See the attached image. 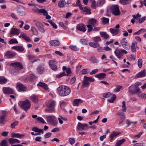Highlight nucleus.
I'll use <instances>...</instances> for the list:
<instances>
[{
    "instance_id": "obj_21",
    "label": "nucleus",
    "mask_w": 146,
    "mask_h": 146,
    "mask_svg": "<svg viewBox=\"0 0 146 146\" xmlns=\"http://www.w3.org/2000/svg\"><path fill=\"white\" fill-rule=\"evenodd\" d=\"M97 22V20L96 19L94 18H92L89 20L88 23L92 25L94 27L96 26V25Z\"/></svg>"
},
{
    "instance_id": "obj_29",
    "label": "nucleus",
    "mask_w": 146,
    "mask_h": 146,
    "mask_svg": "<svg viewBox=\"0 0 146 146\" xmlns=\"http://www.w3.org/2000/svg\"><path fill=\"white\" fill-rule=\"evenodd\" d=\"M6 116V113L5 111H3L0 115V123H3Z\"/></svg>"
},
{
    "instance_id": "obj_40",
    "label": "nucleus",
    "mask_w": 146,
    "mask_h": 146,
    "mask_svg": "<svg viewBox=\"0 0 146 146\" xmlns=\"http://www.w3.org/2000/svg\"><path fill=\"white\" fill-rule=\"evenodd\" d=\"M146 31V30L144 29H141L139 30L138 31L135 33L133 35H139L142 33L145 32Z\"/></svg>"
},
{
    "instance_id": "obj_12",
    "label": "nucleus",
    "mask_w": 146,
    "mask_h": 146,
    "mask_svg": "<svg viewBox=\"0 0 146 146\" xmlns=\"http://www.w3.org/2000/svg\"><path fill=\"white\" fill-rule=\"evenodd\" d=\"M32 10L35 13L38 12L40 13H43L44 15H46L48 14L47 11L44 9H39L35 6H34L33 7Z\"/></svg>"
},
{
    "instance_id": "obj_45",
    "label": "nucleus",
    "mask_w": 146,
    "mask_h": 146,
    "mask_svg": "<svg viewBox=\"0 0 146 146\" xmlns=\"http://www.w3.org/2000/svg\"><path fill=\"white\" fill-rule=\"evenodd\" d=\"M89 72V69H84L80 72L79 74H88Z\"/></svg>"
},
{
    "instance_id": "obj_63",
    "label": "nucleus",
    "mask_w": 146,
    "mask_h": 146,
    "mask_svg": "<svg viewBox=\"0 0 146 146\" xmlns=\"http://www.w3.org/2000/svg\"><path fill=\"white\" fill-rule=\"evenodd\" d=\"M69 141L70 142V144L71 145H72L75 142V139L72 137L69 138Z\"/></svg>"
},
{
    "instance_id": "obj_14",
    "label": "nucleus",
    "mask_w": 146,
    "mask_h": 146,
    "mask_svg": "<svg viewBox=\"0 0 146 146\" xmlns=\"http://www.w3.org/2000/svg\"><path fill=\"white\" fill-rule=\"evenodd\" d=\"M49 64L51 68L53 70L56 71L57 70V68L56 64V62L55 60H50L49 61Z\"/></svg>"
},
{
    "instance_id": "obj_10",
    "label": "nucleus",
    "mask_w": 146,
    "mask_h": 146,
    "mask_svg": "<svg viewBox=\"0 0 146 146\" xmlns=\"http://www.w3.org/2000/svg\"><path fill=\"white\" fill-rule=\"evenodd\" d=\"M77 128L78 130L82 131L88 129L89 127L87 124H82L79 122L77 125Z\"/></svg>"
},
{
    "instance_id": "obj_26",
    "label": "nucleus",
    "mask_w": 146,
    "mask_h": 146,
    "mask_svg": "<svg viewBox=\"0 0 146 146\" xmlns=\"http://www.w3.org/2000/svg\"><path fill=\"white\" fill-rule=\"evenodd\" d=\"M49 43L51 45L54 46H58L60 44V42L56 40H50L49 41Z\"/></svg>"
},
{
    "instance_id": "obj_16",
    "label": "nucleus",
    "mask_w": 146,
    "mask_h": 146,
    "mask_svg": "<svg viewBox=\"0 0 146 146\" xmlns=\"http://www.w3.org/2000/svg\"><path fill=\"white\" fill-rule=\"evenodd\" d=\"M76 29L83 32H85L86 29V26L83 23H80L77 25Z\"/></svg>"
},
{
    "instance_id": "obj_2",
    "label": "nucleus",
    "mask_w": 146,
    "mask_h": 146,
    "mask_svg": "<svg viewBox=\"0 0 146 146\" xmlns=\"http://www.w3.org/2000/svg\"><path fill=\"white\" fill-rule=\"evenodd\" d=\"M10 65L12 66L13 68L16 70L13 72L14 75H16L18 73L19 70L23 68V66L22 64L19 62H16L11 63Z\"/></svg>"
},
{
    "instance_id": "obj_39",
    "label": "nucleus",
    "mask_w": 146,
    "mask_h": 146,
    "mask_svg": "<svg viewBox=\"0 0 146 146\" xmlns=\"http://www.w3.org/2000/svg\"><path fill=\"white\" fill-rule=\"evenodd\" d=\"M66 1L65 0H62L59 1L58 3V6L60 8L64 7L66 4Z\"/></svg>"
},
{
    "instance_id": "obj_37",
    "label": "nucleus",
    "mask_w": 146,
    "mask_h": 146,
    "mask_svg": "<svg viewBox=\"0 0 146 146\" xmlns=\"http://www.w3.org/2000/svg\"><path fill=\"white\" fill-rule=\"evenodd\" d=\"M82 10L83 12L86 14H91L90 10L88 9L86 7L83 8Z\"/></svg>"
},
{
    "instance_id": "obj_17",
    "label": "nucleus",
    "mask_w": 146,
    "mask_h": 146,
    "mask_svg": "<svg viewBox=\"0 0 146 146\" xmlns=\"http://www.w3.org/2000/svg\"><path fill=\"white\" fill-rule=\"evenodd\" d=\"M3 90L4 93L6 94H13L14 92L13 90L9 87H3Z\"/></svg>"
},
{
    "instance_id": "obj_54",
    "label": "nucleus",
    "mask_w": 146,
    "mask_h": 146,
    "mask_svg": "<svg viewBox=\"0 0 146 146\" xmlns=\"http://www.w3.org/2000/svg\"><path fill=\"white\" fill-rule=\"evenodd\" d=\"M48 22L55 29H56L57 28V26L53 23L51 20H49L48 21Z\"/></svg>"
},
{
    "instance_id": "obj_38",
    "label": "nucleus",
    "mask_w": 146,
    "mask_h": 146,
    "mask_svg": "<svg viewBox=\"0 0 146 146\" xmlns=\"http://www.w3.org/2000/svg\"><path fill=\"white\" fill-rule=\"evenodd\" d=\"M89 44L91 47L94 48H97L100 46V44L96 42H90Z\"/></svg>"
},
{
    "instance_id": "obj_52",
    "label": "nucleus",
    "mask_w": 146,
    "mask_h": 146,
    "mask_svg": "<svg viewBox=\"0 0 146 146\" xmlns=\"http://www.w3.org/2000/svg\"><path fill=\"white\" fill-rule=\"evenodd\" d=\"M9 44H11L15 43H18V42L16 39L14 38L10 39L9 41Z\"/></svg>"
},
{
    "instance_id": "obj_64",
    "label": "nucleus",
    "mask_w": 146,
    "mask_h": 146,
    "mask_svg": "<svg viewBox=\"0 0 146 146\" xmlns=\"http://www.w3.org/2000/svg\"><path fill=\"white\" fill-rule=\"evenodd\" d=\"M137 64L139 68H141L142 66V60L141 59L138 60L137 62Z\"/></svg>"
},
{
    "instance_id": "obj_7",
    "label": "nucleus",
    "mask_w": 146,
    "mask_h": 146,
    "mask_svg": "<svg viewBox=\"0 0 146 146\" xmlns=\"http://www.w3.org/2000/svg\"><path fill=\"white\" fill-rule=\"evenodd\" d=\"M55 102L53 100L49 101L46 104L48 109L46 110V111L51 113L54 110V107L55 104Z\"/></svg>"
},
{
    "instance_id": "obj_22",
    "label": "nucleus",
    "mask_w": 146,
    "mask_h": 146,
    "mask_svg": "<svg viewBox=\"0 0 146 146\" xmlns=\"http://www.w3.org/2000/svg\"><path fill=\"white\" fill-rule=\"evenodd\" d=\"M17 88L19 91H24L26 89V87L23 84L17 83Z\"/></svg>"
},
{
    "instance_id": "obj_46",
    "label": "nucleus",
    "mask_w": 146,
    "mask_h": 146,
    "mask_svg": "<svg viewBox=\"0 0 146 146\" xmlns=\"http://www.w3.org/2000/svg\"><path fill=\"white\" fill-rule=\"evenodd\" d=\"M7 80L4 77H0V83L1 84H5Z\"/></svg>"
},
{
    "instance_id": "obj_41",
    "label": "nucleus",
    "mask_w": 146,
    "mask_h": 146,
    "mask_svg": "<svg viewBox=\"0 0 146 146\" xmlns=\"http://www.w3.org/2000/svg\"><path fill=\"white\" fill-rule=\"evenodd\" d=\"M101 20L103 24L105 25L109 23V19L108 18L103 17L101 18Z\"/></svg>"
},
{
    "instance_id": "obj_42",
    "label": "nucleus",
    "mask_w": 146,
    "mask_h": 146,
    "mask_svg": "<svg viewBox=\"0 0 146 146\" xmlns=\"http://www.w3.org/2000/svg\"><path fill=\"white\" fill-rule=\"evenodd\" d=\"M133 17L134 19L136 21H137V22H139V19L140 17H141V15L139 14V13H137L136 15H133Z\"/></svg>"
},
{
    "instance_id": "obj_5",
    "label": "nucleus",
    "mask_w": 146,
    "mask_h": 146,
    "mask_svg": "<svg viewBox=\"0 0 146 146\" xmlns=\"http://www.w3.org/2000/svg\"><path fill=\"white\" fill-rule=\"evenodd\" d=\"M94 81V79L93 78L84 76L82 82V86L83 87H88L90 85L89 82H92Z\"/></svg>"
},
{
    "instance_id": "obj_50",
    "label": "nucleus",
    "mask_w": 146,
    "mask_h": 146,
    "mask_svg": "<svg viewBox=\"0 0 146 146\" xmlns=\"http://www.w3.org/2000/svg\"><path fill=\"white\" fill-rule=\"evenodd\" d=\"M1 146H8L7 142L6 140H2L0 143Z\"/></svg>"
},
{
    "instance_id": "obj_60",
    "label": "nucleus",
    "mask_w": 146,
    "mask_h": 146,
    "mask_svg": "<svg viewBox=\"0 0 146 146\" xmlns=\"http://www.w3.org/2000/svg\"><path fill=\"white\" fill-rule=\"evenodd\" d=\"M26 41L28 42H31V40L30 38L27 36V35L25 34L23 38Z\"/></svg>"
},
{
    "instance_id": "obj_31",
    "label": "nucleus",
    "mask_w": 146,
    "mask_h": 146,
    "mask_svg": "<svg viewBox=\"0 0 146 146\" xmlns=\"http://www.w3.org/2000/svg\"><path fill=\"white\" fill-rule=\"evenodd\" d=\"M110 31L113 36L117 35L118 33V30L113 28L110 29Z\"/></svg>"
},
{
    "instance_id": "obj_4",
    "label": "nucleus",
    "mask_w": 146,
    "mask_h": 146,
    "mask_svg": "<svg viewBox=\"0 0 146 146\" xmlns=\"http://www.w3.org/2000/svg\"><path fill=\"white\" fill-rule=\"evenodd\" d=\"M19 104L21 107L25 111H27L31 106L30 102L28 100H26L24 101L20 102Z\"/></svg>"
},
{
    "instance_id": "obj_48",
    "label": "nucleus",
    "mask_w": 146,
    "mask_h": 146,
    "mask_svg": "<svg viewBox=\"0 0 146 146\" xmlns=\"http://www.w3.org/2000/svg\"><path fill=\"white\" fill-rule=\"evenodd\" d=\"M131 0H120V3L123 5H126L129 4Z\"/></svg>"
},
{
    "instance_id": "obj_58",
    "label": "nucleus",
    "mask_w": 146,
    "mask_h": 146,
    "mask_svg": "<svg viewBox=\"0 0 146 146\" xmlns=\"http://www.w3.org/2000/svg\"><path fill=\"white\" fill-rule=\"evenodd\" d=\"M138 96L142 98H146V94H141V93H139L137 94Z\"/></svg>"
},
{
    "instance_id": "obj_18",
    "label": "nucleus",
    "mask_w": 146,
    "mask_h": 146,
    "mask_svg": "<svg viewBox=\"0 0 146 146\" xmlns=\"http://www.w3.org/2000/svg\"><path fill=\"white\" fill-rule=\"evenodd\" d=\"M146 76V71L144 69L137 74L135 76V78L145 77Z\"/></svg>"
},
{
    "instance_id": "obj_55",
    "label": "nucleus",
    "mask_w": 146,
    "mask_h": 146,
    "mask_svg": "<svg viewBox=\"0 0 146 146\" xmlns=\"http://www.w3.org/2000/svg\"><path fill=\"white\" fill-rule=\"evenodd\" d=\"M91 61L93 63H97L98 62V60L94 57H92L91 59Z\"/></svg>"
},
{
    "instance_id": "obj_36",
    "label": "nucleus",
    "mask_w": 146,
    "mask_h": 146,
    "mask_svg": "<svg viewBox=\"0 0 146 146\" xmlns=\"http://www.w3.org/2000/svg\"><path fill=\"white\" fill-rule=\"evenodd\" d=\"M32 130L35 132L38 133H44V131L43 129H39L36 127H33L32 129Z\"/></svg>"
},
{
    "instance_id": "obj_44",
    "label": "nucleus",
    "mask_w": 146,
    "mask_h": 146,
    "mask_svg": "<svg viewBox=\"0 0 146 146\" xmlns=\"http://www.w3.org/2000/svg\"><path fill=\"white\" fill-rule=\"evenodd\" d=\"M105 3V0H98L97 1L96 5L99 7Z\"/></svg>"
},
{
    "instance_id": "obj_43",
    "label": "nucleus",
    "mask_w": 146,
    "mask_h": 146,
    "mask_svg": "<svg viewBox=\"0 0 146 146\" xmlns=\"http://www.w3.org/2000/svg\"><path fill=\"white\" fill-rule=\"evenodd\" d=\"M125 141V139H122L118 141L115 144V146H120Z\"/></svg>"
},
{
    "instance_id": "obj_35",
    "label": "nucleus",
    "mask_w": 146,
    "mask_h": 146,
    "mask_svg": "<svg viewBox=\"0 0 146 146\" xmlns=\"http://www.w3.org/2000/svg\"><path fill=\"white\" fill-rule=\"evenodd\" d=\"M17 13L19 15L23 16L26 15V13L24 9L20 10L17 11Z\"/></svg>"
},
{
    "instance_id": "obj_28",
    "label": "nucleus",
    "mask_w": 146,
    "mask_h": 146,
    "mask_svg": "<svg viewBox=\"0 0 146 146\" xmlns=\"http://www.w3.org/2000/svg\"><path fill=\"white\" fill-rule=\"evenodd\" d=\"M9 142L10 144H13L15 143H19L20 141L17 139L10 138L9 139Z\"/></svg>"
},
{
    "instance_id": "obj_49",
    "label": "nucleus",
    "mask_w": 146,
    "mask_h": 146,
    "mask_svg": "<svg viewBox=\"0 0 146 146\" xmlns=\"http://www.w3.org/2000/svg\"><path fill=\"white\" fill-rule=\"evenodd\" d=\"M69 47L72 50L74 51H78L79 50V48L76 46L70 45L69 46Z\"/></svg>"
},
{
    "instance_id": "obj_24",
    "label": "nucleus",
    "mask_w": 146,
    "mask_h": 146,
    "mask_svg": "<svg viewBox=\"0 0 146 146\" xmlns=\"http://www.w3.org/2000/svg\"><path fill=\"white\" fill-rule=\"evenodd\" d=\"M83 102L82 100L80 99H76L74 100L73 102V106H78L79 104H81Z\"/></svg>"
},
{
    "instance_id": "obj_6",
    "label": "nucleus",
    "mask_w": 146,
    "mask_h": 146,
    "mask_svg": "<svg viewBox=\"0 0 146 146\" xmlns=\"http://www.w3.org/2000/svg\"><path fill=\"white\" fill-rule=\"evenodd\" d=\"M103 96L105 98L110 97L111 99H108V101L109 102L111 103H113L114 101L116 98V96L115 95L111 93L110 92H108L103 94Z\"/></svg>"
},
{
    "instance_id": "obj_51",
    "label": "nucleus",
    "mask_w": 146,
    "mask_h": 146,
    "mask_svg": "<svg viewBox=\"0 0 146 146\" xmlns=\"http://www.w3.org/2000/svg\"><path fill=\"white\" fill-rule=\"evenodd\" d=\"M94 41L96 42H100L101 41V39L100 37L96 36L92 38Z\"/></svg>"
},
{
    "instance_id": "obj_59",
    "label": "nucleus",
    "mask_w": 146,
    "mask_h": 146,
    "mask_svg": "<svg viewBox=\"0 0 146 146\" xmlns=\"http://www.w3.org/2000/svg\"><path fill=\"white\" fill-rule=\"evenodd\" d=\"M86 26L88 28V32L89 33L90 32L93 30V27L92 25L89 24L87 25Z\"/></svg>"
},
{
    "instance_id": "obj_56",
    "label": "nucleus",
    "mask_w": 146,
    "mask_h": 146,
    "mask_svg": "<svg viewBox=\"0 0 146 146\" xmlns=\"http://www.w3.org/2000/svg\"><path fill=\"white\" fill-rule=\"evenodd\" d=\"M131 50L133 52H135L136 51L135 48V44L134 43H133L131 46Z\"/></svg>"
},
{
    "instance_id": "obj_9",
    "label": "nucleus",
    "mask_w": 146,
    "mask_h": 146,
    "mask_svg": "<svg viewBox=\"0 0 146 146\" xmlns=\"http://www.w3.org/2000/svg\"><path fill=\"white\" fill-rule=\"evenodd\" d=\"M114 52L117 58H120L123 56L124 54H126L127 52L124 49H116Z\"/></svg>"
},
{
    "instance_id": "obj_25",
    "label": "nucleus",
    "mask_w": 146,
    "mask_h": 146,
    "mask_svg": "<svg viewBox=\"0 0 146 146\" xmlns=\"http://www.w3.org/2000/svg\"><path fill=\"white\" fill-rule=\"evenodd\" d=\"M100 34L105 39H107L109 38V35L105 32L100 31Z\"/></svg>"
},
{
    "instance_id": "obj_23",
    "label": "nucleus",
    "mask_w": 146,
    "mask_h": 146,
    "mask_svg": "<svg viewBox=\"0 0 146 146\" xmlns=\"http://www.w3.org/2000/svg\"><path fill=\"white\" fill-rule=\"evenodd\" d=\"M20 31L19 29L15 28H12L11 29L10 34H11L18 35Z\"/></svg>"
},
{
    "instance_id": "obj_3",
    "label": "nucleus",
    "mask_w": 146,
    "mask_h": 146,
    "mask_svg": "<svg viewBox=\"0 0 146 146\" xmlns=\"http://www.w3.org/2000/svg\"><path fill=\"white\" fill-rule=\"evenodd\" d=\"M46 118L47 121L49 123H50L54 126H56L58 124V122L56 120L55 117L53 115H46Z\"/></svg>"
},
{
    "instance_id": "obj_20",
    "label": "nucleus",
    "mask_w": 146,
    "mask_h": 146,
    "mask_svg": "<svg viewBox=\"0 0 146 146\" xmlns=\"http://www.w3.org/2000/svg\"><path fill=\"white\" fill-rule=\"evenodd\" d=\"M37 72L39 74H42L45 70V68L43 66L39 65L36 69Z\"/></svg>"
},
{
    "instance_id": "obj_57",
    "label": "nucleus",
    "mask_w": 146,
    "mask_h": 146,
    "mask_svg": "<svg viewBox=\"0 0 146 146\" xmlns=\"http://www.w3.org/2000/svg\"><path fill=\"white\" fill-rule=\"evenodd\" d=\"M122 110L124 112H126V103L125 101H123L122 103Z\"/></svg>"
},
{
    "instance_id": "obj_13",
    "label": "nucleus",
    "mask_w": 146,
    "mask_h": 146,
    "mask_svg": "<svg viewBox=\"0 0 146 146\" xmlns=\"http://www.w3.org/2000/svg\"><path fill=\"white\" fill-rule=\"evenodd\" d=\"M134 86L131 85L130 86L129 88V92L131 94H133L136 93H141V92L140 91V88L139 87H135L136 89L135 90H133V89L134 88Z\"/></svg>"
},
{
    "instance_id": "obj_1",
    "label": "nucleus",
    "mask_w": 146,
    "mask_h": 146,
    "mask_svg": "<svg viewBox=\"0 0 146 146\" xmlns=\"http://www.w3.org/2000/svg\"><path fill=\"white\" fill-rule=\"evenodd\" d=\"M71 91V89L68 86L62 85L58 87L57 91L58 94L61 96H65L68 95Z\"/></svg>"
},
{
    "instance_id": "obj_15",
    "label": "nucleus",
    "mask_w": 146,
    "mask_h": 146,
    "mask_svg": "<svg viewBox=\"0 0 146 146\" xmlns=\"http://www.w3.org/2000/svg\"><path fill=\"white\" fill-rule=\"evenodd\" d=\"M16 55V53L12 51H7L5 53V55L8 58H12Z\"/></svg>"
},
{
    "instance_id": "obj_33",
    "label": "nucleus",
    "mask_w": 146,
    "mask_h": 146,
    "mask_svg": "<svg viewBox=\"0 0 146 146\" xmlns=\"http://www.w3.org/2000/svg\"><path fill=\"white\" fill-rule=\"evenodd\" d=\"M37 86L43 88L45 90H47L48 89L47 85L44 83L40 82L37 84Z\"/></svg>"
},
{
    "instance_id": "obj_34",
    "label": "nucleus",
    "mask_w": 146,
    "mask_h": 146,
    "mask_svg": "<svg viewBox=\"0 0 146 146\" xmlns=\"http://www.w3.org/2000/svg\"><path fill=\"white\" fill-rule=\"evenodd\" d=\"M25 136V135L24 134H21L19 133H13L11 134V137H16L18 138H21L22 137H24Z\"/></svg>"
},
{
    "instance_id": "obj_62",
    "label": "nucleus",
    "mask_w": 146,
    "mask_h": 146,
    "mask_svg": "<svg viewBox=\"0 0 146 146\" xmlns=\"http://www.w3.org/2000/svg\"><path fill=\"white\" fill-rule=\"evenodd\" d=\"M76 4L77 6L79 7L80 9H83V7L82 6V5L80 3V0H77Z\"/></svg>"
},
{
    "instance_id": "obj_27",
    "label": "nucleus",
    "mask_w": 146,
    "mask_h": 146,
    "mask_svg": "<svg viewBox=\"0 0 146 146\" xmlns=\"http://www.w3.org/2000/svg\"><path fill=\"white\" fill-rule=\"evenodd\" d=\"M12 48L19 52H23L24 50V48L22 46H13Z\"/></svg>"
},
{
    "instance_id": "obj_11",
    "label": "nucleus",
    "mask_w": 146,
    "mask_h": 146,
    "mask_svg": "<svg viewBox=\"0 0 146 146\" xmlns=\"http://www.w3.org/2000/svg\"><path fill=\"white\" fill-rule=\"evenodd\" d=\"M120 43L125 49L127 50L130 48L129 44L125 38H123L121 40Z\"/></svg>"
},
{
    "instance_id": "obj_53",
    "label": "nucleus",
    "mask_w": 146,
    "mask_h": 146,
    "mask_svg": "<svg viewBox=\"0 0 146 146\" xmlns=\"http://www.w3.org/2000/svg\"><path fill=\"white\" fill-rule=\"evenodd\" d=\"M19 123V121H16L12 123L11 124V128H14L15 126H17Z\"/></svg>"
},
{
    "instance_id": "obj_19",
    "label": "nucleus",
    "mask_w": 146,
    "mask_h": 146,
    "mask_svg": "<svg viewBox=\"0 0 146 146\" xmlns=\"http://www.w3.org/2000/svg\"><path fill=\"white\" fill-rule=\"evenodd\" d=\"M35 24L41 32L42 33L45 32V30L43 28V26L42 23L39 22H37Z\"/></svg>"
},
{
    "instance_id": "obj_32",
    "label": "nucleus",
    "mask_w": 146,
    "mask_h": 146,
    "mask_svg": "<svg viewBox=\"0 0 146 146\" xmlns=\"http://www.w3.org/2000/svg\"><path fill=\"white\" fill-rule=\"evenodd\" d=\"M106 74L104 73H100L95 75L96 77L100 79H103L105 78Z\"/></svg>"
},
{
    "instance_id": "obj_61",
    "label": "nucleus",
    "mask_w": 146,
    "mask_h": 146,
    "mask_svg": "<svg viewBox=\"0 0 146 146\" xmlns=\"http://www.w3.org/2000/svg\"><path fill=\"white\" fill-rule=\"evenodd\" d=\"M36 119L37 121L43 123L45 124L46 123L43 119L41 117H38L36 118Z\"/></svg>"
},
{
    "instance_id": "obj_8",
    "label": "nucleus",
    "mask_w": 146,
    "mask_h": 146,
    "mask_svg": "<svg viewBox=\"0 0 146 146\" xmlns=\"http://www.w3.org/2000/svg\"><path fill=\"white\" fill-rule=\"evenodd\" d=\"M110 10L112 13L115 15H118L120 14L119 7L117 5H112L110 7Z\"/></svg>"
},
{
    "instance_id": "obj_47",
    "label": "nucleus",
    "mask_w": 146,
    "mask_h": 146,
    "mask_svg": "<svg viewBox=\"0 0 146 146\" xmlns=\"http://www.w3.org/2000/svg\"><path fill=\"white\" fill-rule=\"evenodd\" d=\"M119 134V133L117 132H113L110 135V137L111 138V140L113 139V138Z\"/></svg>"
},
{
    "instance_id": "obj_30",
    "label": "nucleus",
    "mask_w": 146,
    "mask_h": 146,
    "mask_svg": "<svg viewBox=\"0 0 146 146\" xmlns=\"http://www.w3.org/2000/svg\"><path fill=\"white\" fill-rule=\"evenodd\" d=\"M30 99L33 102L35 103H37L38 101L37 97L34 94L32 95L30 97Z\"/></svg>"
}]
</instances>
